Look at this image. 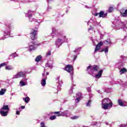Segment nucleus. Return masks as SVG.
Returning a JSON list of instances; mask_svg holds the SVG:
<instances>
[{
  "mask_svg": "<svg viewBox=\"0 0 127 127\" xmlns=\"http://www.w3.org/2000/svg\"><path fill=\"white\" fill-rule=\"evenodd\" d=\"M97 92L99 93H101V91H100V90H98Z\"/></svg>",
  "mask_w": 127,
  "mask_h": 127,
  "instance_id": "obj_57",
  "label": "nucleus"
},
{
  "mask_svg": "<svg viewBox=\"0 0 127 127\" xmlns=\"http://www.w3.org/2000/svg\"><path fill=\"white\" fill-rule=\"evenodd\" d=\"M53 63H54L53 60H51L48 62V63L46 64V67L52 69L53 68Z\"/></svg>",
  "mask_w": 127,
  "mask_h": 127,
  "instance_id": "obj_15",
  "label": "nucleus"
},
{
  "mask_svg": "<svg viewBox=\"0 0 127 127\" xmlns=\"http://www.w3.org/2000/svg\"><path fill=\"white\" fill-rule=\"evenodd\" d=\"M43 79L42 80L41 85L43 87H44L46 85V79H47V76H45V68L44 69V72L42 74Z\"/></svg>",
  "mask_w": 127,
  "mask_h": 127,
  "instance_id": "obj_13",
  "label": "nucleus"
},
{
  "mask_svg": "<svg viewBox=\"0 0 127 127\" xmlns=\"http://www.w3.org/2000/svg\"><path fill=\"white\" fill-rule=\"evenodd\" d=\"M36 45L34 42H30L28 44V47H25L24 48V50L26 51H30L31 52L32 50H34L35 49V46Z\"/></svg>",
  "mask_w": 127,
  "mask_h": 127,
  "instance_id": "obj_8",
  "label": "nucleus"
},
{
  "mask_svg": "<svg viewBox=\"0 0 127 127\" xmlns=\"http://www.w3.org/2000/svg\"><path fill=\"white\" fill-rule=\"evenodd\" d=\"M41 58H42V57H41V55H39V56H38L36 58L35 60L36 62L38 63V62H39V61H40V60H41Z\"/></svg>",
  "mask_w": 127,
  "mask_h": 127,
  "instance_id": "obj_23",
  "label": "nucleus"
},
{
  "mask_svg": "<svg viewBox=\"0 0 127 127\" xmlns=\"http://www.w3.org/2000/svg\"><path fill=\"white\" fill-rule=\"evenodd\" d=\"M87 90L88 92H91V87L87 88Z\"/></svg>",
  "mask_w": 127,
  "mask_h": 127,
  "instance_id": "obj_47",
  "label": "nucleus"
},
{
  "mask_svg": "<svg viewBox=\"0 0 127 127\" xmlns=\"http://www.w3.org/2000/svg\"><path fill=\"white\" fill-rule=\"evenodd\" d=\"M30 38L32 40H34L36 39L37 37V28L32 29L31 30V32L30 33Z\"/></svg>",
  "mask_w": 127,
  "mask_h": 127,
  "instance_id": "obj_7",
  "label": "nucleus"
},
{
  "mask_svg": "<svg viewBox=\"0 0 127 127\" xmlns=\"http://www.w3.org/2000/svg\"><path fill=\"white\" fill-rule=\"evenodd\" d=\"M102 51H104L106 55H108V53L109 52V48L106 47L105 49H104Z\"/></svg>",
  "mask_w": 127,
  "mask_h": 127,
  "instance_id": "obj_29",
  "label": "nucleus"
},
{
  "mask_svg": "<svg viewBox=\"0 0 127 127\" xmlns=\"http://www.w3.org/2000/svg\"><path fill=\"white\" fill-rule=\"evenodd\" d=\"M26 72L25 71H18L15 75H13L12 79H18V78H23L25 77Z\"/></svg>",
  "mask_w": 127,
  "mask_h": 127,
  "instance_id": "obj_6",
  "label": "nucleus"
},
{
  "mask_svg": "<svg viewBox=\"0 0 127 127\" xmlns=\"http://www.w3.org/2000/svg\"><path fill=\"white\" fill-rule=\"evenodd\" d=\"M10 31L8 30H6L4 32V37L0 38V40H4L5 38H7V37H9L10 36Z\"/></svg>",
  "mask_w": 127,
  "mask_h": 127,
  "instance_id": "obj_12",
  "label": "nucleus"
},
{
  "mask_svg": "<svg viewBox=\"0 0 127 127\" xmlns=\"http://www.w3.org/2000/svg\"><path fill=\"white\" fill-rule=\"evenodd\" d=\"M47 56H50L51 55V51H49L46 53Z\"/></svg>",
  "mask_w": 127,
  "mask_h": 127,
  "instance_id": "obj_38",
  "label": "nucleus"
},
{
  "mask_svg": "<svg viewBox=\"0 0 127 127\" xmlns=\"http://www.w3.org/2000/svg\"><path fill=\"white\" fill-rule=\"evenodd\" d=\"M23 101H24L25 103H26V104H28L30 101V98L28 97H26L25 98H23Z\"/></svg>",
  "mask_w": 127,
  "mask_h": 127,
  "instance_id": "obj_22",
  "label": "nucleus"
},
{
  "mask_svg": "<svg viewBox=\"0 0 127 127\" xmlns=\"http://www.w3.org/2000/svg\"><path fill=\"white\" fill-rule=\"evenodd\" d=\"M52 35H56L57 36H60L56 41V45L58 48H59L61 46L62 44H63L64 42H67L68 41V38H66V36L64 35L63 32H59L56 28H52Z\"/></svg>",
  "mask_w": 127,
  "mask_h": 127,
  "instance_id": "obj_1",
  "label": "nucleus"
},
{
  "mask_svg": "<svg viewBox=\"0 0 127 127\" xmlns=\"http://www.w3.org/2000/svg\"><path fill=\"white\" fill-rule=\"evenodd\" d=\"M127 127V123L126 124H121L119 127Z\"/></svg>",
  "mask_w": 127,
  "mask_h": 127,
  "instance_id": "obj_39",
  "label": "nucleus"
},
{
  "mask_svg": "<svg viewBox=\"0 0 127 127\" xmlns=\"http://www.w3.org/2000/svg\"><path fill=\"white\" fill-rule=\"evenodd\" d=\"M16 111H17L16 112V115H19V113H20V112H21V110H20V111H18V109L17 108H16Z\"/></svg>",
  "mask_w": 127,
  "mask_h": 127,
  "instance_id": "obj_40",
  "label": "nucleus"
},
{
  "mask_svg": "<svg viewBox=\"0 0 127 127\" xmlns=\"http://www.w3.org/2000/svg\"><path fill=\"white\" fill-rule=\"evenodd\" d=\"M74 69V68L73 67V65H71V64H68L65 66V71H66L67 72H68V73H70V74L71 76V78L72 76H73V69Z\"/></svg>",
  "mask_w": 127,
  "mask_h": 127,
  "instance_id": "obj_10",
  "label": "nucleus"
},
{
  "mask_svg": "<svg viewBox=\"0 0 127 127\" xmlns=\"http://www.w3.org/2000/svg\"><path fill=\"white\" fill-rule=\"evenodd\" d=\"M80 51H81V48H78L73 51V52L74 53H76V55H79V54H80Z\"/></svg>",
  "mask_w": 127,
  "mask_h": 127,
  "instance_id": "obj_21",
  "label": "nucleus"
},
{
  "mask_svg": "<svg viewBox=\"0 0 127 127\" xmlns=\"http://www.w3.org/2000/svg\"><path fill=\"white\" fill-rule=\"evenodd\" d=\"M74 86H75V85H72L71 87H70V89L69 91V94H72V93H73V87H74Z\"/></svg>",
  "mask_w": 127,
  "mask_h": 127,
  "instance_id": "obj_34",
  "label": "nucleus"
},
{
  "mask_svg": "<svg viewBox=\"0 0 127 127\" xmlns=\"http://www.w3.org/2000/svg\"><path fill=\"white\" fill-rule=\"evenodd\" d=\"M8 27L9 28V29L10 30H12V29H13L14 28V27H13V25H11V24H9L8 26Z\"/></svg>",
  "mask_w": 127,
  "mask_h": 127,
  "instance_id": "obj_33",
  "label": "nucleus"
},
{
  "mask_svg": "<svg viewBox=\"0 0 127 127\" xmlns=\"http://www.w3.org/2000/svg\"><path fill=\"white\" fill-rule=\"evenodd\" d=\"M31 20H32V21H36V19L32 18V16L31 17Z\"/></svg>",
  "mask_w": 127,
  "mask_h": 127,
  "instance_id": "obj_45",
  "label": "nucleus"
},
{
  "mask_svg": "<svg viewBox=\"0 0 127 127\" xmlns=\"http://www.w3.org/2000/svg\"><path fill=\"white\" fill-rule=\"evenodd\" d=\"M21 109H25V106H21Z\"/></svg>",
  "mask_w": 127,
  "mask_h": 127,
  "instance_id": "obj_51",
  "label": "nucleus"
},
{
  "mask_svg": "<svg viewBox=\"0 0 127 127\" xmlns=\"http://www.w3.org/2000/svg\"><path fill=\"white\" fill-rule=\"evenodd\" d=\"M82 93H78L76 94V98L75 99V103H79V102H80V101H81V99H82Z\"/></svg>",
  "mask_w": 127,
  "mask_h": 127,
  "instance_id": "obj_17",
  "label": "nucleus"
},
{
  "mask_svg": "<svg viewBox=\"0 0 127 127\" xmlns=\"http://www.w3.org/2000/svg\"><path fill=\"white\" fill-rule=\"evenodd\" d=\"M46 75H49V72H47V73H46Z\"/></svg>",
  "mask_w": 127,
  "mask_h": 127,
  "instance_id": "obj_55",
  "label": "nucleus"
},
{
  "mask_svg": "<svg viewBox=\"0 0 127 127\" xmlns=\"http://www.w3.org/2000/svg\"><path fill=\"white\" fill-rule=\"evenodd\" d=\"M92 104V100L89 99L86 103V107H91V104Z\"/></svg>",
  "mask_w": 127,
  "mask_h": 127,
  "instance_id": "obj_28",
  "label": "nucleus"
},
{
  "mask_svg": "<svg viewBox=\"0 0 127 127\" xmlns=\"http://www.w3.org/2000/svg\"><path fill=\"white\" fill-rule=\"evenodd\" d=\"M85 7H87V8H91V7H88L87 5H85Z\"/></svg>",
  "mask_w": 127,
  "mask_h": 127,
  "instance_id": "obj_54",
  "label": "nucleus"
},
{
  "mask_svg": "<svg viewBox=\"0 0 127 127\" xmlns=\"http://www.w3.org/2000/svg\"><path fill=\"white\" fill-rule=\"evenodd\" d=\"M104 43L106 45H110L111 43V40H110V39H108L107 40L105 41Z\"/></svg>",
  "mask_w": 127,
  "mask_h": 127,
  "instance_id": "obj_26",
  "label": "nucleus"
},
{
  "mask_svg": "<svg viewBox=\"0 0 127 127\" xmlns=\"http://www.w3.org/2000/svg\"><path fill=\"white\" fill-rule=\"evenodd\" d=\"M99 69H100V68L98 65H89L87 68V71L88 72V74H90V75L95 77L96 79H100V78L102 77V74H103L104 69L100 70L98 72V74H96V72H98V71H99Z\"/></svg>",
  "mask_w": 127,
  "mask_h": 127,
  "instance_id": "obj_2",
  "label": "nucleus"
},
{
  "mask_svg": "<svg viewBox=\"0 0 127 127\" xmlns=\"http://www.w3.org/2000/svg\"><path fill=\"white\" fill-rule=\"evenodd\" d=\"M22 80H23V81H27V78L24 77V78H23L22 79Z\"/></svg>",
  "mask_w": 127,
  "mask_h": 127,
  "instance_id": "obj_49",
  "label": "nucleus"
},
{
  "mask_svg": "<svg viewBox=\"0 0 127 127\" xmlns=\"http://www.w3.org/2000/svg\"><path fill=\"white\" fill-rule=\"evenodd\" d=\"M121 16L122 17H127V9H122L120 10Z\"/></svg>",
  "mask_w": 127,
  "mask_h": 127,
  "instance_id": "obj_16",
  "label": "nucleus"
},
{
  "mask_svg": "<svg viewBox=\"0 0 127 127\" xmlns=\"http://www.w3.org/2000/svg\"><path fill=\"white\" fill-rule=\"evenodd\" d=\"M19 85L21 87H23V86H26L27 84L23 81V80H21L19 82Z\"/></svg>",
  "mask_w": 127,
  "mask_h": 127,
  "instance_id": "obj_27",
  "label": "nucleus"
},
{
  "mask_svg": "<svg viewBox=\"0 0 127 127\" xmlns=\"http://www.w3.org/2000/svg\"><path fill=\"white\" fill-rule=\"evenodd\" d=\"M5 70H8V71H10V70H13L14 67L12 65H6L5 66Z\"/></svg>",
  "mask_w": 127,
  "mask_h": 127,
  "instance_id": "obj_20",
  "label": "nucleus"
},
{
  "mask_svg": "<svg viewBox=\"0 0 127 127\" xmlns=\"http://www.w3.org/2000/svg\"><path fill=\"white\" fill-rule=\"evenodd\" d=\"M43 44V43H40L38 45H42Z\"/></svg>",
  "mask_w": 127,
  "mask_h": 127,
  "instance_id": "obj_53",
  "label": "nucleus"
},
{
  "mask_svg": "<svg viewBox=\"0 0 127 127\" xmlns=\"http://www.w3.org/2000/svg\"><path fill=\"white\" fill-rule=\"evenodd\" d=\"M56 81L57 84H59L60 85H61L62 84V81L60 80V76H58L56 78Z\"/></svg>",
  "mask_w": 127,
  "mask_h": 127,
  "instance_id": "obj_25",
  "label": "nucleus"
},
{
  "mask_svg": "<svg viewBox=\"0 0 127 127\" xmlns=\"http://www.w3.org/2000/svg\"><path fill=\"white\" fill-rule=\"evenodd\" d=\"M78 116H73L72 117H71V119L72 120H77V119H78Z\"/></svg>",
  "mask_w": 127,
  "mask_h": 127,
  "instance_id": "obj_41",
  "label": "nucleus"
},
{
  "mask_svg": "<svg viewBox=\"0 0 127 127\" xmlns=\"http://www.w3.org/2000/svg\"><path fill=\"white\" fill-rule=\"evenodd\" d=\"M125 72H127V69L125 68H122L120 71L121 75H122V74H124Z\"/></svg>",
  "mask_w": 127,
  "mask_h": 127,
  "instance_id": "obj_30",
  "label": "nucleus"
},
{
  "mask_svg": "<svg viewBox=\"0 0 127 127\" xmlns=\"http://www.w3.org/2000/svg\"><path fill=\"white\" fill-rule=\"evenodd\" d=\"M52 9V7H51V6H49L48 7V9H49V10H50V9Z\"/></svg>",
  "mask_w": 127,
  "mask_h": 127,
  "instance_id": "obj_48",
  "label": "nucleus"
},
{
  "mask_svg": "<svg viewBox=\"0 0 127 127\" xmlns=\"http://www.w3.org/2000/svg\"><path fill=\"white\" fill-rule=\"evenodd\" d=\"M104 37V35H100V38H103Z\"/></svg>",
  "mask_w": 127,
  "mask_h": 127,
  "instance_id": "obj_50",
  "label": "nucleus"
},
{
  "mask_svg": "<svg viewBox=\"0 0 127 127\" xmlns=\"http://www.w3.org/2000/svg\"><path fill=\"white\" fill-rule=\"evenodd\" d=\"M1 84V81L0 80V87Z\"/></svg>",
  "mask_w": 127,
  "mask_h": 127,
  "instance_id": "obj_58",
  "label": "nucleus"
},
{
  "mask_svg": "<svg viewBox=\"0 0 127 127\" xmlns=\"http://www.w3.org/2000/svg\"><path fill=\"white\" fill-rule=\"evenodd\" d=\"M111 91H112V89H108L106 90V92L107 93H111Z\"/></svg>",
  "mask_w": 127,
  "mask_h": 127,
  "instance_id": "obj_43",
  "label": "nucleus"
},
{
  "mask_svg": "<svg viewBox=\"0 0 127 127\" xmlns=\"http://www.w3.org/2000/svg\"><path fill=\"white\" fill-rule=\"evenodd\" d=\"M5 92H6V89H1L0 91V95L2 96V95H4L5 93Z\"/></svg>",
  "mask_w": 127,
  "mask_h": 127,
  "instance_id": "obj_24",
  "label": "nucleus"
},
{
  "mask_svg": "<svg viewBox=\"0 0 127 127\" xmlns=\"http://www.w3.org/2000/svg\"><path fill=\"white\" fill-rule=\"evenodd\" d=\"M53 114L57 115V117H67L69 114V111L66 110L64 112H55Z\"/></svg>",
  "mask_w": 127,
  "mask_h": 127,
  "instance_id": "obj_9",
  "label": "nucleus"
},
{
  "mask_svg": "<svg viewBox=\"0 0 127 127\" xmlns=\"http://www.w3.org/2000/svg\"><path fill=\"white\" fill-rule=\"evenodd\" d=\"M127 21L125 20L124 21H120L119 25H117L115 27L116 30H119V29H123L124 31L127 34Z\"/></svg>",
  "mask_w": 127,
  "mask_h": 127,
  "instance_id": "obj_4",
  "label": "nucleus"
},
{
  "mask_svg": "<svg viewBox=\"0 0 127 127\" xmlns=\"http://www.w3.org/2000/svg\"><path fill=\"white\" fill-rule=\"evenodd\" d=\"M9 57H12L13 58H15V57H17V54H16V53H14L11 54Z\"/></svg>",
  "mask_w": 127,
  "mask_h": 127,
  "instance_id": "obj_32",
  "label": "nucleus"
},
{
  "mask_svg": "<svg viewBox=\"0 0 127 127\" xmlns=\"http://www.w3.org/2000/svg\"><path fill=\"white\" fill-rule=\"evenodd\" d=\"M51 0H48V2H50Z\"/></svg>",
  "mask_w": 127,
  "mask_h": 127,
  "instance_id": "obj_56",
  "label": "nucleus"
},
{
  "mask_svg": "<svg viewBox=\"0 0 127 127\" xmlns=\"http://www.w3.org/2000/svg\"><path fill=\"white\" fill-rule=\"evenodd\" d=\"M9 111V107L8 105H3L0 110V114L2 117H6Z\"/></svg>",
  "mask_w": 127,
  "mask_h": 127,
  "instance_id": "obj_5",
  "label": "nucleus"
},
{
  "mask_svg": "<svg viewBox=\"0 0 127 127\" xmlns=\"http://www.w3.org/2000/svg\"><path fill=\"white\" fill-rule=\"evenodd\" d=\"M113 107V102L109 98H104L102 101V108L103 110H109Z\"/></svg>",
  "mask_w": 127,
  "mask_h": 127,
  "instance_id": "obj_3",
  "label": "nucleus"
},
{
  "mask_svg": "<svg viewBox=\"0 0 127 127\" xmlns=\"http://www.w3.org/2000/svg\"><path fill=\"white\" fill-rule=\"evenodd\" d=\"M62 110H63V109H61V111H62Z\"/></svg>",
  "mask_w": 127,
  "mask_h": 127,
  "instance_id": "obj_59",
  "label": "nucleus"
},
{
  "mask_svg": "<svg viewBox=\"0 0 127 127\" xmlns=\"http://www.w3.org/2000/svg\"><path fill=\"white\" fill-rule=\"evenodd\" d=\"M114 7H110L108 10V12H113V11H114Z\"/></svg>",
  "mask_w": 127,
  "mask_h": 127,
  "instance_id": "obj_31",
  "label": "nucleus"
},
{
  "mask_svg": "<svg viewBox=\"0 0 127 127\" xmlns=\"http://www.w3.org/2000/svg\"><path fill=\"white\" fill-rule=\"evenodd\" d=\"M103 45V42H99L97 45H96V48L95 49V52H97V51H99V50L101 48V46Z\"/></svg>",
  "mask_w": 127,
  "mask_h": 127,
  "instance_id": "obj_19",
  "label": "nucleus"
},
{
  "mask_svg": "<svg viewBox=\"0 0 127 127\" xmlns=\"http://www.w3.org/2000/svg\"><path fill=\"white\" fill-rule=\"evenodd\" d=\"M77 59V55H74L73 57V61H75Z\"/></svg>",
  "mask_w": 127,
  "mask_h": 127,
  "instance_id": "obj_44",
  "label": "nucleus"
},
{
  "mask_svg": "<svg viewBox=\"0 0 127 127\" xmlns=\"http://www.w3.org/2000/svg\"><path fill=\"white\" fill-rule=\"evenodd\" d=\"M118 104L119 106H121V107H126V106H127V101H125L121 99L118 100Z\"/></svg>",
  "mask_w": 127,
  "mask_h": 127,
  "instance_id": "obj_18",
  "label": "nucleus"
},
{
  "mask_svg": "<svg viewBox=\"0 0 127 127\" xmlns=\"http://www.w3.org/2000/svg\"><path fill=\"white\" fill-rule=\"evenodd\" d=\"M94 16H99V17H102L103 18H105L108 16V13H105V12L103 11H101L99 13H94Z\"/></svg>",
  "mask_w": 127,
  "mask_h": 127,
  "instance_id": "obj_11",
  "label": "nucleus"
},
{
  "mask_svg": "<svg viewBox=\"0 0 127 127\" xmlns=\"http://www.w3.org/2000/svg\"><path fill=\"white\" fill-rule=\"evenodd\" d=\"M117 65H118L119 67H122V61H121L120 62H118L117 63Z\"/></svg>",
  "mask_w": 127,
  "mask_h": 127,
  "instance_id": "obj_42",
  "label": "nucleus"
},
{
  "mask_svg": "<svg viewBox=\"0 0 127 127\" xmlns=\"http://www.w3.org/2000/svg\"><path fill=\"white\" fill-rule=\"evenodd\" d=\"M18 0H11V1H17Z\"/></svg>",
  "mask_w": 127,
  "mask_h": 127,
  "instance_id": "obj_52",
  "label": "nucleus"
},
{
  "mask_svg": "<svg viewBox=\"0 0 127 127\" xmlns=\"http://www.w3.org/2000/svg\"><path fill=\"white\" fill-rule=\"evenodd\" d=\"M33 13H34V12L33 11L31 10H28L27 13H26L25 15L26 17H28L29 21L30 22H32V20L31 19V16L33 15Z\"/></svg>",
  "mask_w": 127,
  "mask_h": 127,
  "instance_id": "obj_14",
  "label": "nucleus"
},
{
  "mask_svg": "<svg viewBox=\"0 0 127 127\" xmlns=\"http://www.w3.org/2000/svg\"><path fill=\"white\" fill-rule=\"evenodd\" d=\"M58 92H59V91H61V84H59V86H57V88Z\"/></svg>",
  "mask_w": 127,
  "mask_h": 127,
  "instance_id": "obj_36",
  "label": "nucleus"
},
{
  "mask_svg": "<svg viewBox=\"0 0 127 127\" xmlns=\"http://www.w3.org/2000/svg\"><path fill=\"white\" fill-rule=\"evenodd\" d=\"M7 64H6V63H3L1 64H0V69L1 68V67H3L4 66H6V65H7Z\"/></svg>",
  "mask_w": 127,
  "mask_h": 127,
  "instance_id": "obj_35",
  "label": "nucleus"
},
{
  "mask_svg": "<svg viewBox=\"0 0 127 127\" xmlns=\"http://www.w3.org/2000/svg\"><path fill=\"white\" fill-rule=\"evenodd\" d=\"M106 125H108V123H106Z\"/></svg>",
  "mask_w": 127,
  "mask_h": 127,
  "instance_id": "obj_60",
  "label": "nucleus"
},
{
  "mask_svg": "<svg viewBox=\"0 0 127 127\" xmlns=\"http://www.w3.org/2000/svg\"><path fill=\"white\" fill-rule=\"evenodd\" d=\"M50 120L51 121H54V120H56V116H53L50 118Z\"/></svg>",
  "mask_w": 127,
  "mask_h": 127,
  "instance_id": "obj_37",
  "label": "nucleus"
},
{
  "mask_svg": "<svg viewBox=\"0 0 127 127\" xmlns=\"http://www.w3.org/2000/svg\"><path fill=\"white\" fill-rule=\"evenodd\" d=\"M93 27L90 26V27L88 29V31L90 32V30H93Z\"/></svg>",
  "mask_w": 127,
  "mask_h": 127,
  "instance_id": "obj_46",
  "label": "nucleus"
}]
</instances>
